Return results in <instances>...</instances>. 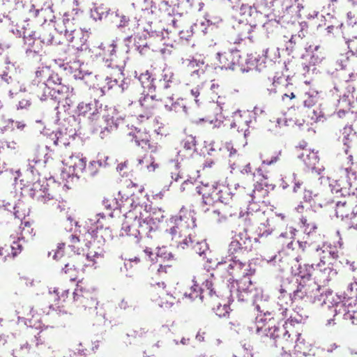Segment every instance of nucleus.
Returning a JSON list of instances; mask_svg holds the SVG:
<instances>
[{
  "label": "nucleus",
  "mask_w": 357,
  "mask_h": 357,
  "mask_svg": "<svg viewBox=\"0 0 357 357\" xmlns=\"http://www.w3.org/2000/svg\"><path fill=\"white\" fill-rule=\"evenodd\" d=\"M252 297L254 309L258 312L255 317L256 333L273 339L276 347L277 339L281 342L287 341L290 335L284 328H281L275 324L276 312L270 307L268 297L264 298L262 295L259 296L256 293Z\"/></svg>",
  "instance_id": "obj_1"
},
{
  "label": "nucleus",
  "mask_w": 357,
  "mask_h": 357,
  "mask_svg": "<svg viewBox=\"0 0 357 357\" xmlns=\"http://www.w3.org/2000/svg\"><path fill=\"white\" fill-rule=\"evenodd\" d=\"M99 216H101L102 218H105L103 214L98 213L94 218H89L84 226L88 234L87 241L85 243L86 247L89 249L86 257L91 261H94V258L102 256L105 237L111 236L109 228L103 227V224L98 218Z\"/></svg>",
  "instance_id": "obj_2"
},
{
  "label": "nucleus",
  "mask_w": 357,
  "mask_h": 357,
  "mask_svg": "<svg viewBox=\"0 0 357 357\" xmlns=\"http://www.w3.org/2000/svg\"><path fill=\"white\" fill-rule=\"evenodd\" d=\"M229 257L227 271L232 280L237 281L238 288L236 291L238 301H248V294L252 293V289H250L252 284L250 276L255 273V270L250 264L247 265L243 261V258Z\"/></svg>",
  "instance_id": "obj_3"
},
{
  "label": "nucleus",
  "mask_w": 357,
  "mask_h": 357,
  "mask_svg": "<svg viewBox=\"0 0 357 357\" xmlns=\"http://www.w3.org/2000/svg\"><path fill=\"white\" fill-rule=\"evenodd\" d=\"M61 81L62 79L58 74H51L46 82L41 84L40 87L43 90V94L40 99L45 100L50 97L52 100L57 101L58 103L65 100V103L70 106L71 102L70 96L73 89L72 88L70 91V87L62 83Z\"/></svg>",
  "instance_id": "obj_4"
},
{
  "label": "nucleus",
  "mask_w": 357,
  "mask_h": 357,
  "mask_svg": "<svg viewBox=\"0 0 357 357\" xmlns=\"http://www.w3.org/2000/svg\"><path fill=\"white\" fill-rule=\"evenodd\" d=\"M28 184L22 188L23 193L26 194L32 199L45 203L53 199V196L49 193V185L45 178H38L36 181L27 182Z\"/></svg>",
  "instance_id": "obj_5"
},
{
  "label": "nucleus",
  "mask_w": 357,
  "mask_h": 357,
  "mask_svg": "<svg viewBox=\"0 0 357 357\" xmlns=\"http://www.w3.org/2000/svg\"><path fill=\"white\" fill-rule=\"evenodd\" d=\"M73 294V301L77 306H82L84 310H88L90 314L95 313L96 315L105 316L104 312L98 310V302L92 292L77 285Z\"/></svg>",
  "instance_id": "obj_6"
},
{
  "label": "nucleus",
  "mask_w": 357,
  "mask_h": 357,
  "mask_svg": "<svg viewBox=\"0 0 357 357\" xmlns=\"http://www.w3.org/2000/svg\"><path fill=\"white\" fill-rule=\"evenodd\" d=\"M252 249L251 238L246 232H240L232 238L229 245L228 257L244 258Z\"/></svg>",
  "instance_id": "obj_7"
},
{
  "label": "nucleus",
  "mask_w": 357,
  "mask_h": 357,
  "mask_svg": "<svg viewBox=\"0 0 357 357\" xmlns=\"http://www.w3.org/2000/svg\"><path fill=\"white\" fill-rule=\"evenodd\" d=\"M102 112V103L96 99H93L79 102L77 106L75 114L79 117L86 118L87 122L91 123L99 119L100 114Z\"/></svg>",
  "instance_id": "obj_8"
},
{
  "label": "nucleus",
  "mask_w": 357,
  "mask_h": 357,
  "mask_svg": "<svg viewBox=\"0 0 357 357\" xmlns=\"http://www.w3.org/2000/svg\"><path fill=\"white\" fill-rule=\"evenodd\" d=\"M310 296H309V302L317 303L319 305H327L328 308H333V304L335 302V300L333 297L332 291H324L316 282H313L312 284Z\"/></svg>",
  "instance_id": "obj_9"
},
{
  "label": "nucleus",
  "mask_w": 357,
  "mask_h": 357,
  "mask_svg": "<svg viewBox=\"0 0 357 357\" xmlns=\"http://www.w3.org/2000/svg\"><path fill=\"white\" fill-rule=\"evenodd\" d=\"M259 3L269 11L266 17H274L278 20L284 19V8H288V0H259Z\"/></svg>",
  "instance_id": "obj_10"
},
{
  "label": "nucleus",
  "mask_w": 357,
  "mask_h": 357,
  "mask_svg": "<svg viewBox=\"0 0 357 357\" xmlns=\"http://www.w3.org/2000/svg\"><path fill=\"white\" fill-rule=\"evenodd\" d=\"M352 199L353 197L351 196L350 192H348V197L345 199L336 202L335 214L337 218H341L342 220L345 219L352 220V219L356 218L357 211L353 209L350 212V209L354 204Z\"/></svg>",
  "instance_id": "obj_11"
},
{
  "label": "nucleus",
  "mask_w": 357,
  "mask_h": 357,
  "mask_svg": "<svg viewBox=\"0 0 357 357\" xmlns=\"http://www.w3.org/2000/svg\"><path fill=\"white\" fill-rule=\"evenodd\" d=\"M333 308L335 315L344 312V316L347 317L352 313L351 310H357V296L342 299V296H337Z\"/></svg>",
  "instance_id": "obj_12"
},
{
  "label": "nucleus",
  "mask_w": 357,
  "mask_h": 357,
  "mask_svg": "<svg viewBox=\"0 0 357 357\" xmlns=\"http://www.w3.org/2000/svg\"><path fill=\"white\" fill-rule=\"evenodd\" d=\"M257 21L252 20H248V22H244L243 21H240L234 26V28L238 32V36L240 40H244L248 38L252 40V33L254 31V29L257 27Z\"/></svg>",
  "instance_id": "obj_13"
},
{
  "label": "nucleus",
  "mask_w": 357,
  "mask_h": 357,
  "mask_svg": "<svg viewBox=\"0 0 357 357\" xmlns=\"http://www.w3.org/2000/svg\"><path fill=\"white\" fill-rule=\"evenodd\" d=\"M114 109L110 108L109 111L102 109V112L100 114V115L102 114V121L105 124L100 132V136L102 139L106 136V132H109L114 128H117V123L114 121Z\"/></svg>",
  "instance_id": "obj_14"
},
{
  "label": "nucleus",
  "mask_w": 357,
  "mask_h": 357,
  "mask_svg": "<svg viewBox=\"0 0 357 357\" xmlns=\"http://www.w3.org/2000/svg\"><path fill=\"white\" fill-rule=\"evenodd\" d=\"M310 291V287H307L304 283L300 282L298 283L296 289L292 293L289 294V296L292 302H298L304 298L308 301L309 296H311Z\"/></svg>",
  "instance_id": "obj_15"
},
{
  "label": "nucleus",
  "mask_w": 357,
  "mask_h": 357,
  "mask_svg": "<svg viewBox=\"0 0 357 357\" xmlns=\"http://www.w3.org/2000/svg\"><path fill=\"white\" fill-rule=\"evenodd\" d=\"M86 158H80L77 162H75V164L70 167H69V171L68 173L65 172H62L61 176L63 179H67V178H73V177H76L77 179L79 178V173H82L84 170L86 169Z\"/></svg>",
  "instance_id": "obj_16"
},
{
  "label": "nucleus",
  "mask_w": 357,
  "mask_h": 357,
  "mask_svg": "<svg viewBox=\"0 0 357 357\" xmlns=\"http://www.w3.org/2000/svg\"><path fill=\"white\" fill-rule=\"evenodd\" d=\"M288 8H284V22H289L293 18H300L301 17L299 13V6L296 5V0H288Z\"/></svg>",
  "instance_id": "obj_17"
},
{
  "label": "nucleus",
  "mask_w": 357,
  "mask_h": 357,
  "mask_svg": "<svg viewBox=\"0 0 357 357\" xmlns=\"http://www.w3.org/2000/svg\"><path fill=\"white\" fill-rule=\"evenodd\" d=\"M159 16L161 14L167 15L169 16L174 15L176 14H181L178 13V8H176V2L169 0H160L158 3Z\"/></svg>",
  "instance_id": "obj_18"
},
{
  "label": "nucleus",
  "mask_w": 357,
  "mask_h": 357,
  "mask_svg": "<svg viewBox=\"0 0 357 357\" xmlns=\"http://www.w3.org/2000/svg\"><path fill=\"white\" fill-rule=\"evenodd\" d=\"M266 55L265 54H253L248 55L245 63L250 66H255L256 70L261 72L266 67Z\"/></svg>",
  "instance_id": "obj_19"
},
{
  "label": "nucleus",
  "mask_w": 357,
  "mask_h": 357,
  "mask_svg": "<svg viewBox=\"0 0 357 357\" xmlns=\"http://www.w3.org/2000/svg\"><path fill=\"white\" fill-rule=\"evenodd\" d=\"M345 172L347 174V178L349 189L348 192H350L352 197H355L357 199V170H354L351 168H346Z\"/></svg>",
  "instance_id": "obj_20"
},
{
  "label": "nucleus",
  "mask_w": 357,
  "mask_h": 357,
  "mask_svg": "<svg viewBox=\"0 0 357 357\" xmlns=\"http://www.w3.org/2000/svg\"><path fill=\"white\" fill-rule=\"evenodd\" d=\"M240 14L245 17L246 22L248 20H256L261 15L255 6H250L248 4L243 3L240 7Z\"/></svg>",
  "instance_id": "obj_21"
},
{
  "label": "nucleus",
  "mask_w": 357,
  "mask_h": 357,
  "mask_svg": "<svg viewBox=\"0 0 357 357\" xmlns=\"http://www.w3.org/2000/svg\"><path fill=\"white\" fill-rule=\"evenodd\" d=\"M230 50L223 53L218 52L216 54V59L219 62V67L221 69L225 70H234V66L232 63V58Z\"/></svg>",
  "instance_id": "obj_22"
},
{
  "label": "nucleus",
  "mask_w": 357,
  "mask_h": 357,
  "mask_svg": "<svg viewBox=\"0 0 357 357\" xmlns=\"http://www.w3.org/2000/svg\"><path fill=\"white\" fill-rule=\"evenodd\" d=\"M314 271V265L313 264H298L296 267V270L295 271V275L299 277L302 280H303V283H305V280H310L312 277V273Z\"/></svg>",
  "instance_id": "obj_23"
},
{
  "label": "nucleus",
  "mask_w": 357,
  "mask_h": 357,
  "mask_svg": "<svg viewBox=\"0 0 357 357\" xmlns=\"http://www.w3.org/2000/svg\"><path fill=\"white\" fill-rule=\"evenodd\" d=\"M138 227L139 228L140 234H145L149 236L151 231H156L157 227L154 222H151L149 220L144 216L142 213L137 220Z\"/></svg>",
  "instance_id": "obj_24"
},
{
  "label": "nucleus",
  "mask_w": 357,
  "mask_h": 357,
  "mask_svg": "<svg viewBox=\"0 0 357 357\" xmlns=\"http://www.w3.org/2000/svg\"><path fill=\"white\" fill-rule=\"evenodd\" d=\"M108 12L109 8L104 5L93 4V7L90 8V17L95 21L102 20L107 18Z\"/></svg>",
  "instance_id": "obj_25"
},
{
  "label": "nucleus",
  "mask_w": 357,
  "mask_h": 357,
  "mask_svg": "<svg viewBox=\"0 0 357 357\" xmlns=\"http://www.w3.org/2000/svg\"><path fill=\"white\" fill-rule=\"evenodd\" d=\"M148 213L149 215L145 217L151 223L154 222L155 225L157 227V229H158L159 224L165 218L164 211L158 208H151Z\"/></svg>",
  "instance_id": "obj_26"
},
{
  "label": "nucleus",
  "mask_w": 357,
  "mask_h": 357,
  "mask_svg": "<svg viewBox=\"0 0 357 357\" xmlns=\"http://www.w3.org/2000/svg\"><path fill=\"white\" fill-rule=\"evenodd\" d=\"M154 79H155L152 77L151 74L149 71L141 74L139 77V80L143 88L149 90V92H154L155 90V86L153 83Z\"/></svg>",
  "instance_id": "obj_27"
},
{
  "label": "nucleus",
  "mask_w": 357,
  "mask_h": 357,
  "mask_svg": "<svg viewBox=\"0 0 357 357\" xmlns=\"http://www.w3.org/2000/svg\"><path fill=\"white\" fill-rule=\"evenodd\" d=\"M212 199L218 201L224 204H229L232 198V193L229 189L225 188V190H219L215 194L214 192L211 194Z\"/></svg>",
  "instance_id": "obj_28"
},
{
  "label": "nucleus",
  "mask_w": 357,
  "mask_h": 357,
  "mask_svg": "<svg viewBox=\"0 0 357 357\" xmlns=\"http://www.w3.org/2000/svg\"><path fill=\"white\" fill-rule=\"evenodd\" d=\"M299 158L303 159L305 165L310 169H314L316 165L319 162V158L317 155V153L314 151L310 153L309 154H306L305 155L304 153L300 155Z\"/></svg>",
  "instance_id": "obj_29"
},
{
  "label": "nucleus",
  "mask_w": 357,
  "mask_h": 357,
  "mask_svg": "<svg viewBox=\"0 0 357 357\" xmlns=\"http://www.w3.org/2000/svg\"><path fill=\"white\" fill-rule=\"evenodd\" d=\"M145 91H144L143 94L144 96L141 97L139 99V103L140 105L144 107V108L147 109H152L157 107L156 104L154 105H149L146 103L147 100H151L153 102H155V101H162V100H158L155 99L156 96L154 94H152L153 92H149V90H147L146 94H144Z\"/></svg>",
  "instance_id": "obj_30"
},
{
  "label": "nucleus",
  "mask_w": 357,
  "mask_h": 357,
  "mask_svg": "<svg viewBox=\"0 0 357 357\" xmlns=\"http://www.w3.org/2000/svg\"><path fill=\"white\" fill-rule=\"evenodd\" d=\"M297 335L298 337L295 342L294 351V353L297 354V357L303 356L308 352V345H306L304 340L301 338V334H298Z\"/></svg>",
  "instance_id": "obj_31"
},
{
  "label": "nucleus",
  "mask_w": 357,
  "mask_h": 357,
  "mask_svg": "<svg viewBox=\"0 0 357 357\" xmlns=\"http://www.w3.org/2000/svg\"><path fill=\"white\" fill-rule=\"evenodd\" d=\"M143 10L147 14H151L155 17H159L158 4L153 0H144Z\"/></svg>",
  "instance_id": "obj_32"
},
{
  "label": "nucleus",
  "mask_w": 357,
  "mask_h": 357,
  "mask_svg": "<svg viewBox=\"0 0 357 357\" xmlns=\"http://www.w3.org/2000/svg\"><path fill=\"white\" fill-rule=\"evenodd\" d=\"M354 130L351 126H346L343 129V138H342V142L344 146H347V149H345V153L347 154L348 153V148L349 147V143L353 140L354 137H355L356 132H353Z\"/></svg>",
  "instance_id": "obj_33"
},
{
  "label": "nucleus",
  "mask_w": 357,
  "mask_h": 357,
  "mask_svg": "<svg viewBox=\"0 0 357 357\" xmlns=\"http://www.w3.org/2000/svg\"><path fill=\"white\" fill-rule=\"evenodd\" d=\"M152 22H148L147 26L144 28V31L146 33L147 38H163V32L162 30L156 29L153 27Z\"/></svg>",
  "instance_id": "obj_34"
},
{
  "label": "nucleus",
  "mask_w": 357,
  "mask_h": 357,
  "mask_svg": "<svg viewBox=\"0 0 357 357\" xmlns=\"http://www.w3.org/2000/svg\"><path fill=\"white\" fill-rule=\"evenodd\" d=\"M230 52L231 54V57L232 58V63L234 66V69L236 68V66H238L241 67V70L243 73L248 72L250 68H245L243 67V65L241 61V55L240 54V51L237 49H231Z\"/></svg>",
  "instance_id": "obj_35"
},
{
  "label": "nucleus",
  "mask_w": 357,
  "mask_h": 357,
  "mask_svg": "<svg viewBox=\"0 0 357 357\" xmlns=\"http://www.w3.org/2000/svg\"><path fill=\"white\" fill-rule=\"evenodd\" d=\"M273 229L271 227L269 220H266L265 222L261 223L256 230L257 236L260 238L267 237L272 234Z\"/></svg>",
  "instance_id": "obj_36"
},
{
  "label": "nucleus",
  "mask_w": 357,
  "mask_h": 357,
  "mask_svg": "<svg viewBox=\"0 0 357 357\" xmlns=\"http://www.w3.org/2000/svg\"><path fill=\"white\" fill-rule=\"evenodd\" d=\"M196 0H176V8L178 13L188 12V10L192 8Z\"/></svg>",
  "instance_id": "obj_37"
},
{
  "label": "nucleus",
  "mask_w": 357,
  "mask_h": 357,
  "mask_svg": "<svg viewBox=\"0 0 357 357\" xmlns=\"http://www.w3.org/2000/svg\"><path fill=\"white\" fill-rule=\"evenodd\" d=\"M130 135L133 137V139L137 146L143 144H146L149 142V136L146 133L142 132L139 130H137V134L129 133Z\"/></svg>",
  "instance_id": "obj_38"
},
{
  "label": "nucleus",
  "mask_w": 357,
  "mask_h": 357,
  "mask_svg": "<svg viewBox=\"0 0 357 357\" xmlns=\"http://www.w3.org/2000/svg\"><path fill=\"white\" fill-rule=\"evenodd\" d=\"M268 21L264 23L263 26L266 29V30L269 32H273L274 29H278L279 24L281 23L282 20H278L276 17H267Z\"/></svg>",
  "instance_id": "obj_39"
},
{
  "label": "nucleus",
  "mask_w": 357,
  "mask_h": 357,
  "mask_svg": "<svg viewBox=\"0 0 357 357\" xmlns=\"http://www.w3.org/2000/svg\"><path fill=\"white\" fill-rule=\"evenodd\" d=\"M193 248L199 256L202 257L204 255V258L205 257L206 252L208 251V246L205 241H197L196 244L193 245Z\"/></svg>",
  "instance_id": "obj_40"
},
{
  "label": "nucleus",
  "mask_w": 357,
  "mask_h": 357,
  "mask_svg": "<svg viewBox=\"0 0 357 357\" xmlns=\"http://www.w3.org/2000/svg\"><path fill=\"white\" fill-rule=\"evenodd\" d=\"M102 162L101 161V160H98V161L93 160L90 162L89 165L87 168L89 175L91 177H94L98 172V167H102Z\"/></svg>",
  "instance_id": "obj_41"
},
{
  "label": "nucleus",
  "mask_w": 357,
  "mask_h": 357,
  "mask_svg": "<svg viewBox=\"0 0 357 357\" xmlns=\"http://www.w3.org/2000/svg\"><path fill=\"white\" fill-rule=\"evenodd\" d=\"M121 230L123 231L126 235L127 236H132L135 238H138L140 235L139 230H137V229H135L132 231V227L128 224V222H124L122 224Z\"/></svg>",
  "instance_id": "obj_42"
},
{
  "label": "nucleus",
  "mask_w": 357,
  "mask_h": 357,
  "mask_svg": "<svg viewBox=\"0 0 357 357\" xmlns=\"http://www.w3.org/2000/svg\"><path fill=\"white\" fill-rule=\"evenodd\" d=\"M123 12L119 10H113L109 8L108 15H107V18H108L109 21L113 23L115 26L117 24L118 21L121 18V15H123Z\"/></svg>",
  "instance_id": "obj_43"
},
{
  "label": "nucleus",
  "mask_w": 357,
  "mask_h": 357,
  "mask_svg": "<svg viewBox=\"0 0 357 357\" xmlns=\"http://www.w3.org/2000/svg\"><path fill=\"white\" fill-rule=\"evenodd\" d=\"M213 310L218 317H225L229 314L230 310L229 303L224 304L223 305L219 304L217 307L213 308Z\"/></svg>",
  "instance_id": "obj_44"
},
{
  "label": "nucleus",
  "mask_w": 357,
  "mask_h": 357,
  "mask_svg": "<svg viewBox=\"0 0 357 357\" xmlns=\"http://www.w3.org/2000/svg\"><path fill=\"white\" fill-rule=\"evenodd\" d=\"M227 287L229 289L230 296L229 298V303L232 302L234 301V295L237 297L236 294V289L238 288V286L236 285L237 281H234L231 278H229L228 280Z\"/></svg>",
  "instance_id": "obj_45"
},
{
  "label": "nucleus",
  "mask_w": 357,
  "mask_h": 357,
  "mask_svg": "<svg viewBox=\"0 0 357 357\" xmlns=\"http://www.w3.org/2000/svg\"><path fill=\"white\" fill-rule=\"evenodd\" d=\"M23 38L24 40V43L29 45V47H33L34 42L36 39H38V36H36L35 31H31V33L28 35L26 34V31L23 32Z\"/></svg>",
  "instance_id": "obj_46"
},
{
  "label": "nucleus",
  "mask_w": 357,
  "mask_h": 357,
  "mask_svg": "<svg viewBox=\"0 0 357 357\" xmlns=\"http://www.w3.org/2000/svg\"><path fill=\"white\" fill-rule=\"evenodd\" d=\"M301 222L304 227V232L305 234H310L317 229V227L314 223H308L307 219L304 217L301 219Z\"/></svg>",
  "instance_id": "obj_47"
},
{
  "label": "nucleus",
  "mask_w": 357,
  "mask_h": 357,
  "mask_svg": "<svg viewBox=\"0 0 357 357\" xmlns=\"http://www.w3.org/2000/svg\"><path fill=\"white\" fill-rule=\"evenodd\" d=\"M13 126H15V127L20 130H23L26 126V123L24 121H15L14 120L9 119L8 120V124L6 126L10 127L12 128V130H13Z\"/></svg>",
  "instance_id": "obj_48"
},
{
  "label": "nucleus",
  "mask_w": 357,
  "mask_h": 357,
  "mask_svg": "<svg viewBox=\"0 0 357 357\" xmlns=\"http://www.w3.org/2000/svg\"><path fill=\"white\" fill-rule=\"evenodd\" d=\"M310 53L311 55L309 62L311 65L316 66L322 61L324 56L321 54L320 52H314V51H312V52Z\"/></svg>",
  "instance_id": "obj_49"
},
{
  "label": "nucleus",
  "mask_w": 357,
  "mask_h": 357,
  "mask_svg": "<svg viewBox=\"0 0 357 357\" xmlns=\"http://www.w3.org/2000/svg\"><path fill=\"white\" fill-rule=\"evenodd\" d=\"M157 257L162 259L164 260H169L173 257L171 252H167L166 248H158L156 252Z\"/></svg>",
  "instance_id": "obj_50"
},
{
  "label": "nucleus",
  "mask_w": 357,
  "mask_h": 357,
  "mask_svg": "<svg viewBox=\"0 0 357 357\" xmlns=\"http://www.w3.org/2000/svg\"><path fill=\"white\" fill-rule=\"evenodd\" d=\"M130 22V18L129 17L126 16L123 13L122 15H121V18L118 21L117 24H116V26L119 29H123L126 27H127Z\"/></svg>",
  "instance_id": "obj_51"
},
{
  "label": "nucleus",
  "mask_w": 357,
  "mask_h": 357,
  "mask_svg": "<svg viewBox=\"0 0 357 357\" xmlns=\"http://www.w3.org/2000/svg\"><path fill=\"white\" fill-rule=\"evenodd\" d=\"M204 66H206V65H205V63L203 59H192L188 64V67L193 70L197 69V68H199L200 67H203Z\"/></svg>",
  "instance_id": "obj_52"
},
{
  "label": "nucleus",
  "mask_w": 357,
  "mask_h": 357,
  "mask_svg": "<svg viewBox=\"0 0 357 357\" xmlns=\"http://www.w3.org/2000/svg\"><path fill=\"white\" fill-rule=\"evenodd\" d=\"M38 39H39L42 43L49 45L52 43L54 36L51 33H44L43 35L38 36Z\"/></svg>",
  "instance_id": "obj_53"
},
{
  "label": "nucleus",
  "mask_w": 357,
  "mask_h": 357,
  "mask_svg": "<svg viewBox=\"0 0 357 357\" xmlns=\"http://www.w3.org/2000/svg\"><path fill=\"white\" fill-rule=\"evenodd\" d=\"M356 296H357V289H356V290L354 291L353 284H351L348 287L347 291H345L344 293L343 296H342V299H347V298L356 297Z\"/></svg>",
  "instance_id": "obj_54"
},
{
  "label": "nucleus",
  "mask_w": 357,
  "mask_h": 357,
  "mask_svg": "<svg viewBox=\"0 0 357 357\" xmlns=\"http://www.w3.org/2000/svg\"><path fill=\"white\" fill-rule=\"evenodd\" d=\"M137 39H138L139 40H142V39L143 40H146L147 39V36L145 34H143L142 36H135V38H134V40H135V45L137 48V50H139V52H141L142 50H140V48L142 47H148V45L146 43H143L142 45H138L139 42L137 41Z\"/></svg>",
  "instance_id": "obj_55"
},
{
  "label": "nucleus",
  "mask_w": 357,
  "mask_h": 357,
  "mask_svg": "<svg viewBox=\"0 0 357 357\" xmlns=\"http://www.w3.org/2000/svg\"><path fill=\"white\" fill-rule=\"evenodd\" d=\"M11 248V254L13 255V257H15L22 251V245L20 243L19 241H13V244L10 246Z\"/></svg>",
  "instance_id": "obj_56"
},
{
  "label": "nucleus",
  "mask_w": 357,
  "mask_h": 357,
  "mask_svg": "<svg viewBox=\"0 0 357 357\" xmlns=\"http://www.w3.org/2000/svg\"><path fill=\"white\" fill-rule=\"evenodd\" d=\"M91 75V73L88 70H79L74 73L73 77L75 79H84L86 76H90Z\"/></svg>",
  "instance_id": "obj_57"
},
{
  "label": "nucleus",
  "mask_w": 357,
  "mask_h": 357,
  "mask_svg": "<svg viewBox=\"0 0 357 357\" xmlns=\"http://www.w3.org/2000/svg\"><path fill=\"white\" fill-rule=\"evenodd\" d=\"M196 145L195 138L192 136H190L189 138L184 141L183 148L186 150H190L193 146Z\"/></svg>",
  "instance_id": "obj_58"
},
{
  "label": "nucleus",
  "mask_w": 357,
  "mask_h": 357,
  "mask_svg": "<svg viewBox=\"0 0 357 357\" xmlns=\"http://www.w3.org/2000/svg\"><path fill=\"white\" fill-rule=\"evenodd\" d=\"M106 66L107 68H112L113 69H115L118 73V75H123V66H118V65H116V64H113V63L110 61H109L108 60L106 61V63H105Z\"/></svg>",
  "instance_id": "obj_59"
},
{
  "label": "nucleus",
  "mask_w": 357,
  "mask_h": 357,
  "mask_svg": "<svg viewBox=\"0 0 357 357\" xmlns=\"http://www.w3.org/2000/svg\"><path fill=\"white\" fill-rule=\"evenodd\" d=\"M65 247V243H61L57 245V250L55 252L53 258L56 260L61 258L63 255V249Z\"/></svg>",
  "instance_id": "obj_60"
},
{
  "label": "nucleus",
  "mask_w": 357,
  "mask_h": 357,
  "mask_svg": "<svg viewBox=\"0 0 357 357\" xmlns=\"http://www.w3.org/2000/svg\"><path fill=\"white\" fill-rule=\"evenodd\" d=\"M147 331L145 328H141L139 330L133 331L131 333H128V336H133L136 337H142L144 334H146Z\"/></svg>",
  "instance_id": "obj_61"
},
{
  "label": "nucleus",
  "mask_w": 357,
  "mask_h": 357,
  "mask_svg": "<svg viewBox=\"0 0 357 357\" xmlns=\"http://www.w3.org/2000/svg\"><path fill=\"white\" fill-rule=\"evenodd\" d=\"M296 177V174L295 173H293L291 182L294 183V189H293L294 192H296L297 190L301 188V186L303 184V182L300 181H297Z\"/></svg>",
  "instance_id": "obj_62"
},
{
  "label": "nucleus",
  "mask_w": 357,
  "mask_h": 357,
  "mask_svg": "<svg viewBox=\"0 0 357 357\" xmlns=\"http://www.w3.org/2000/svg\"><path fill=\"white\" fill-rule=\"evenodd\" d=\"M29 11L31 16H33V17H37L40 12L46 11V10L36 9L35 8V6L33 4H31Z\"/></svg>",
  "instance_id": "obj_63"
},
{
  "label": "nucleus",
  "mask_w": 357,
  "mask_h": 357,
  "mask_svg": "<svg viewBox=\"0 0 357 357\" xmlns=\"http://www.w3.org/2000/svg\"><path fill=\"white\" fill-rule=\"evenodd\" d=\"M31 105L29 100L22 99L20 100L17 106V109H26Z\"/></svg>",
  "instance_id": "obj_64"
}]
</instances>
